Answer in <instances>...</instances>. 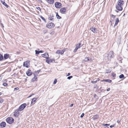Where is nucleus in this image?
Here are the masks:
<instances>
[{"instance_id":"nucleus-1","label":"nucleus","mask_w":128,"mask_h":128,"mask_svg":"<svg viewBox=\"0 0 128 128\" xmlns=\"http://www.w3.org/2000/svg\"><path fill=\"white\" fill-rule=\"evenodd\" d=\"M124 4V1L122 0H118V5L116 6V8L118 10L121 11L122 10V6Z\"/></svg>"},{"instance_id":"nucleus-2","label":"nucleus","mask_w":128,"mask_h":128,"mask_svg":"<svg viewBox=\"0 0 128 128\" xmlns=\"http://www.w3.org/2000/svg\"><path fill=\"white\" fill-rule=\"evenodd\" d=\"M6 121L8 123L12 124L14 122V120L12 117H8L6 119Z\"/></svg>"},{"instance_id":"nucleus-3","label":"nucleus","mask_w":128,"mask_h":128,"mask_svg":"<svg viewBox=\"0 0 128 128\" xmlns=\"http://www.w3.org/2000/svg\"><path fill=\"white\" fill-rule=\"evenodd\" d=\"M113 52L112 51H110L108 54V55L107 58L108 60H110V58L114 57V55Z\"/></svg>"},{"instance_id":"nucleus-4","label":"nucleus","mask_w":128,"mask_h":128,"mask_svg":"<svg viewBox=\"0 0 128 128\" xmlns=\"http://www.w3.org/2000/svg\"><path fill=\"white\" fill-rule=\"evenodd\" d=\"M26 106V104L24 103L21 105L19 107L18 110L20 111H22L23 110Z\"/></svg>"},{"instance_id":"nucleus-5","label":"nucleus","mask_w":128,"mask_h":128,"mask_svg":"<svg viewBox=\"0 0 128 128\" xmlns=\"http://www.w3.org/2000/svg\"><path fill=\"white\" fill-rule=\"evenodd\" d=\"M83 44L81 46V44L79 43L78 44H77L76 45V48L74 50V52H76L78 49L80 48V47L82 46Z\"/></svg>"},{"instance_id":"nucleus-6","label":"nucleus","mask_w":128,"mask_h":128,"mask_svg":"<svg viewBox=\"0 0 128 128\" xmlns=\"http://www.w3.org/2000/svg\"><path fill=\"white\" fill-rule=\"evenodd\" d=\"M54 26V24L52 22L46 25V26L49 28H53Z\"/></svg>"},{"instance_id":"nucleus-7","label":"nucleus","mask_w":128,"mask_h":128,"mask_svg":"<svg viewBox=\"0 0 128 128\" xmlns=\"http://www.w3.org/2000/svg\"><path fill=\"white\" fill-rule=\"evenodd\" d=\"M66 10L65 8H62L60 10V12L62 14H65Z\"/></svg>"},{"instance_id":"nucleus-8","label":"nucleus","mask_w":128,"mask_h":128,"mask_svg":"<svg viewBox=\"0 0 128 128\" xmlns=\"http://www.w3.org/2000/svg\"><path fill=\"white\" fill-rule=\"evenodd\" d=\"M62 6V4L60 2H56L55 3V6L57 8H59Z\"/></svg>"},{"instance_id":"nucleus-9","label":"nucleus","mask_w":128,"mask_h":128,"mask_svg":"<svg viewBox=\"0 0 128 128\" xmlns=\"http://www.w3.org/2000/svg\"><path fill=\"white\" fill-rule=\"evenodd\" d=\"M19 111H20L18 110H15L14 112V115L16 117H17L19 116L20 113Z\"/></svg>"},{"instance_id":"nucleus-10","label":"nucleus","mask_w":128,"mask_h":128,"mask_svg":"<svg viewBox=\"0 0 128 128\" xmlns=\"http://www.w3.org/2000/svg\"><path fill=\"white\" fill-rule=\"evenodd\" d=\"M26 74L28 76H31L32 74L31 70H28L26 72Z\"/></svg>"},{"instance_id":"nucleus-11","label":"nucleus","mask_w":128,"mask_h":128,"mask_svg":"<svg viewBox=\"0 0 128 128\" xmlns=\"http://www.w3.org/2000/svg\"><path fill=\"white\" fill-rule=\"evenodd\" d=\"M54 16L52 15H50L48 16V20L53 22L54 20Z\"/></svg>"},{"instance_id":"nucleus-12","label":"nucleus","mask_w":128,"mask_h":128,"mask_svg":"<svg viewBox=\"0 0 128 128\" xmlns=\"http://www.w3.org/2000/svg\"><path fill=\"white\" fill-rule=\"evenodd\" d=\"M42 57L45 58L46 59H48L49 58V55L48 53H46L42 55Z\"/></svg>"},{"instance_id":"nucleus-13","label":"nucleus","mask_w":128,"mask_h":128,"mask_svg":"<svg viewBox=\"0 0 128 128\" xmlns=\"http://www.w3.org/2000/svg\"><path fill=\"white\" fill-rule=\"evenodd\" d=\"M37 99L36 98H34L32 99L31 102V105H33L36 102V100Z\"/></svg>"},{"instance_id":"nucleus-14","label":"nucleus","mask_w":128,"mask_h":128,"mask_svg":"<svg viewBox=\"0 0 128 128\" xmlns=\"http://www.w3.org/2000/svg\"><path fill=\"white\" fill-rule=\"evenodd\" d=\"M53 61H54V59H50L46 60V62L48 64H49L50 63L52 62Z\"/></svg>"},{"instance_id":"nucleus-15","label":"nucleus","mask_w":128,"mask_h":128,"mask_svg":"<svg viewBox=\"0 0 128 128\" xmlns=\"http://www.w3.org/2000/svg\"><path fill=\"white\" fill-rule=\"evenodd\" d=\"M89 61L91 62L92 61V60L90 59L88 57H86L85 59L83 60V61L85 62H88Z\"/></svg>"},{"instance_id":"nucleus-16","label":"nucleus","mask_w":128,"mask_h":128,"mask_svg":"<svg viewBox=\"0 0 128 128\" xmlns=\"http://www.w3.org/2000/svg\"><path fill=\"white\" fill-rule=\"evenodd\" d=\"M6 126V124L4 122H2L0 124V126L2 128H4Z\"/></svg>"},{"instance_id":"nucleus-17","label":"nucleus","mask_w":128,"mask_h":128,"mask_svg":"<svg viewBox=\"0 0 128 128\" xmlns=\"http://www.w3.org/2000/svg\"><path fill=\"white\" fill-rule=\"evenodd\" d=\"M99 117L97 115H95L93 116L92 118L93 120H95L97 119H98Z\"/></svg>"},{"instance_id":"nucleus-18","label":"nucleus","mask_w":128,"mask_h":128,"mask_svg":"<svg viewBox=\"0 0 128 128\" xmlns=\"http://www.w3.org/2000/svg\"><path fill=\"white\" fill-rule=\"evenodd\" d=\"M10 55L8 54H4V58L5 59L8 58L9 57Z\"/></svg>"},{"instance_id":"nucleus-19","label":"nucleus","mask_w":128,"mask_h":128,"mask_svg":"<svg viewBox=\"0 0 128 128\" xmlns=\"http://www.w3.org/2000/svg\"><path fill=\"white\" fill-rule=\"evenodd\" d=\"M119 22V20H118V18H116V19L115 20V24H114V27L115 26H116L117 25Z\"/></svg>"},{"instance_id":"nucleus-20","label":"nucleus","mask_w":128,"mask_h":128,"mask_svg":"<svg viewBox=\"0 0 128 128\" xmlns=\"http://www.w3.org/2000/svg\"><path fill=\"white\" fill-rule=\"evenodd\" d=\"M56 53L58 54H60L61 55H62L63 54V52H62V51L60 50H58L56 51Z\"/></svg>"},{"instance_id":"nucleus-21","label":"nucleus","mask_w":128,"mask_h":128,"mask_svg":"<svg viewBox=\"0 0 128 128\" xmlns=\"http://www.w3.org/2000/svg\"><path fill=\"white\" fill-rule=\"evenodd\" d=\"M47 2L50 4H52L54 2V0H47Z\"/></svg>"},{"instance_id":"nucleus-22","label":"nucleus","mask_w":128,"mask_h":128,"mask_svg":"<svg viewBox=\"0 0 128 128\" xmlns=\"http://www.w3.org/2000/svg\"><path fill=\"white\" fill-rule=\"evenodd\" d=\"M90 30L94 33L95 32H96V28L92 26L90 28Z\"/></svg>"},{"instance_id":"nucleus-23","label":"nucleus","mask_w":128,"mask_h":128,"mask_svg":"<svg viewBox=\"0 0 128 128\" xmlns=\"http://www.w3.org/2000/svg\"><path fill=\"white\" fill-rule=\"evenodd\" d=\"M34 74V78H32V82H34L35 81V80H36V79L37 78V77L36 76H35V74Z\"/></svg>"},{"instance_id":"nucleus-24","label":"nucleus","mask_w":128,"mask_h":128,"mask_svg":"<svg viewBox=\"0 0 128 128\" xmlns=\"http://www.w3.org/2000/svg\"><path fill=\"white\" fill-rule=\"evenodd\" d=\"M29 62L28 61H27L26 62L25 66L26 68L28 67Z\"/></svg>"},{"instance_id":"nucleus-25","label":"nucleus","mask_w":128,"mask_h":128,"mask_svg":"<svg viewBox=\"0 0 128 128\" xmlns=\"http://www.w3.org/2000/svg\"><path fill=\"white\" fill-rule=\"evenodd\" d=\"M1 2L2 3V4L4 6H5L7 8H8V6L6 4L5 2H2L1 1Z\"/></svg>"},{"instance_id":"nucleus-26","label":"nucleus","mask_w":128,"mask_h":128,"mask_svg":"<svg viewBox=\"0 0 128 128\" xmlns=\"http://www.w3.org/2000/svg\"><path fill=\"white\" fill-rule=\"evenodd\" d=\"M103 81L105 82L110 83L112 82V80L109 79L104 80Z\"/></svg>"},{"instance_id":"nucleus-27","label":"nucleus","mask_w":128,"mask_h":128,"mask_svg":"<svg viewBox=\"0 0 128 128\" xmlns=\"http://www.w3.org/2000/svg\"><path fill=\"white\" fill-rule=\"evenodd\" d=\"M56 16L58 19H60L61 18V17L58 15V13H56Z\"/></svg>"},{"instance_id":"nucleus-28","label":"nucleus","mask_w":128,"mask_h":128,"mask_svg":"<svg viewBox=\"0 0 128 128\" xmlns=\"http://www.w3.org/2000/svg\"><path fill=\"white\" fill-rule=\"evenodd\" d=\"M3 59V56L0 54V60H2Z\"/></svg>"},{"instance_id":"nucleus-29","label":"nucleus","mask_w":128,"mask_h":128,"mask_svg":"<svg viewBox=\"0 0 128 128\" xmlns=\"http://www.w3.org/2000/svg\"><path fill=\"white\" fill-rule=\"evenodd\" d=\"M111 70L109 69H108L106 70V72L107 73H109L111 72Z\"/></svg>"},{"instance_id":"nucleus-30","label":"nucleus","mask_w":128,"mask_h":128,"mask_svg":"<svg viewBox=\"0 0 128 128\" xmlns=\"http://www.w3.org/2000/svg\"><path fill=\"white\" fill-rule=\"evenodd\" d=\"M124 77V75L122 74L120 75L119 76V78H123Z\"/></svg>"},{"instance_id":"nucleus-31","label":"nucleus","mask_w":128,"mask_h":128,"mask_svg":"<svg viewBox=\"0 0 128 128\" xmlns=\"http://www.w3.org/2000/svg\"><path fill=\"white\" fill-rule=\"evenodd\" d=\"M40 18H41L43 20L44 22H46V21L45 19L42 16H40Z\"/></svg>"},{"instance_id":"nucleus-32","label":"nucleus","mask_w":128,"mask_h":128,"mask_svg":"<svg viewBox=\"0 0 128 128\" xmlns=\"http://www.w3.org/2000/svg\"><path fill=\"white\" fill-rule=\"evenodd\" d=\"M36 52V54H38L40 53L37 50H36L35 51Z\"/></svg>"},{"instance_id":"nucleus-33","label":"nucleus","mask_w":128,"mask_h":128,"mask_svg":"<svg viewBox=\"0 0 128 128\" xmlns=\"http://www.w3.org/2000/svg\"><path fill=\"white\" fill-rule=\"evenodd\" d=\"M91 83L93 84H95L97 82V81H91Z\"/></svg>"},{"instance_id":"nucleus-34","label":"nucleus","mask_w":128,"mask_h":128,"mask_svg":"<svg viewBox=\"0 0 128 128\" xmlns=\"http://www.w3.org/2000/svg\"><path fill=\"white\" fill-rule=\"evenodd\" d=\"M4 101V100L2 99H0V103H2Z\"/></svg>"},{"instance_id":"nucleus-35","label":"nucleus","mask_w":128,"mask_h":128,"mask_svg":"<svg viewBox=\"0 0 128 128\" xmlns=\"http://www.w3.org/2000/svg\"><path fill=\"white\" fill-rule=\"evenodd\" d=\"M72 78V76H70L68 77L67 78V79L68 80H70L71 78Z\"/></svg>"},{"instance_id":"nucleus-36","label":"nucleus","mask_w":128,"mask_h":128,"mask_svg":"<svg viewBox=\"0 0 128 128\" xmlns=\"http://www.w3.org/2000/svg\"><path fill=\"white\" fill-rule=\"evenodd\" d=\"M3 85L4 86H6L8 85V84L6 83H4L3 84Z\"/></svg>"},{"instance_id":"nucleus-37","label":"nucleus","mask_w":128,"mask_h":128,"mask_svg":"<svg viewBox=\"0 0 128 128\" xmlns=\"http://www.w3.org/2000/svg\"><path fill=\"white\" fill-rule=\"evenodd\" d=\"M84 113H82V115L80 116V117L81 118H82L84 116Z\"/></svg>"},{"instance_id":"nucleus-38","label":"nucleus","mask_w":128,"mask_h":128,"mask_svg":"<svg viewBox=\"0 0 128 128\" xmlns=\"http://www.w3.org/2000/svg\"><path fill=\"white\" fill-rule=\"evenodd\" d=\"M19 88H15L14 89V90H19Z\"/></svg>"},{"instance_id":"nucleus-39","label":"nucleus","mask_w":128,"mask_h":128,"mask_svg":"<svg viewBox=\"0 0 128 128\" xmlns=\"http://www.w3.org/2000/svg\"><path fill=\"white\" fill-rule=\"evenodd\" d=\"M56 82H57V80H56V79H55V80H54V83H53L54 84H55L56 83Z\"/></svg>"},{"instance_id":"nucleus-40","label":"nucleus","mask_w":128,"mask_h":128,"mask_svg":"<svg viewBox=\"0 0 128 128\" xmlns=\"http://www.w3.org/2000/svg\"><path fill=\"white\" fill-rule=\"evenodd\" d=\"M111 17H112V18H115V17H116V16H114V15H112V16H111Z\"/></svg>"},{"instance_id":"nucleus-41","label":"nucleus","mask_w":128,"mask_h":128,"mask_svg":"<svg viewBox=\"0 0 128 128\" xmlns=\"http://www.w3.org/2000/svg\"><path fill=\"white\" fill-rule=\"evenodd\" d=\"M114 126V124L110 126V128H112Z\"/></svg>"},{"instance_id":"nucleus-42","label":"nucleus","mask_w":128,"mask_h":128,"mask_svg":"<svg viewBox=\"0 0 128 128\" xmlns=\"http://www.w3.org/2000/svg\"><path fill=\"white\" fill-rule=\"evenodd\" d=\"M47 32V30H44L43 31V32L44 33H46Z\"/></svg>"},{"instance_id":"nucleus-43","label":"nucleus","mask_w":128,"mask_h":128,"mask_svg":"<svg viewBox=\"0 0 128 128\" xmlns=\"http://www.w3.org/2000/svg\"><path fill=\"white\" fill-rule=\"evenodd\" d=\"M37 9L40 10H41L40 9V8L39 7H38L37 8H36Z\"/></svg>"},{"instance_id":"nucleus-44","label":"nucleus","mask_w":128,"mask_h":128,"mask_svg":"<svg viewBox=\"0 0 128 128\" xmlns=\"http://www.w3.org/2000/svg\"><path fill=\"white\" fill-rule=\"evenodd\" d=\"M39 2H42V1L41 0H37Z\"/></svg>"},{"instance_id":"nucleus-45","label":"nucleus","mask_w":128,"mask_h":128,"mask_svg":"<svg viewBox=\"0 0 128 128\" xmlns=\"http://www.w3.org/2000/svg\"><path fill=\"white\" fill-rule=\"evenodd\" d=\"M65 49H64L62 51V52H63V53H64V52L65 51Z\"/></svg>"},{"instance_id":"nucleus-46","label":"nucleus","mask_w":128,"mask_h":128,"mask_svg":"<svg viewBox=\"0 0 128 128\" xmlns=\"http://www.w3.org/2000/svg\"><path fill=\"white\" fill-rule=\"evenodd\" d=\"M39 53H42L44 51L43 50H40L39 51Z\"/></svg>"},{"instance_id":"nucleus-47","label":"nucleus","mask_w":128,"mask_h":128,"mask_svg":"<svg viewBox=\"0 0 128 128\" xmlns=\"http://www.w3.org/2000/svg\"><path fill=\"white\" fill-rule=\"evenodd\" d=\"M26 65L25 63V62H24L23 64V66H25Z\"/></svg>"},{"instance_id":"nucleus-48","label":"nucleus","mask_w":128,"mask_h":128,"mask_svg":"<svg viewBox=\"0 0 128 128\" xmlns=\"http://www.w3.org/2000/svg\"><path fill=\"white\" fill-rule=\"evenodd\" d=\"M70 73H68V75H67V76H69L70 75Z\"/></svg>"},{"instance_id":"nucleus-49","label":"nucleus","mask_w":128,"mask_h":128,"mask_svg":"<svg viewBox=\"0 0 128 128\" xmlns=\"http://www.w3.org/2000/svg\"><path fill=\"white\" fill-rule=\"evenodd\" d=\"M110 90V88H108L107 90V91H109Z\"/></svg>"},{"instance_id":"nucleus-50","label":"nucleus","mask_w":128,"mask_h":128,"mask_svg":"<svg viewBox=\"0 0 128 128\" xmlns=\"http://www.w3.org/2000/svg\"><path fill=\"white\" fill-rule=\"evenodd\" d=\"M120 122V120H118L117 121V122L118 123H119Z\"/></svg>"},{"instance_id":"nucleus-51","label":"nucleus","mask_w":128,"mask_h":128,"mask_svg":"<svg viewBox=\"0 0 128 128\" xmlns=\"http://www.w3.org/2000/svg\"><path fill=\"white\" fill-rule=\"evenodd\" d=\"M106 126H110V124H105Z\"/></svg>"},{"instance_id":"nucleus-52","label":"nucleus","mask_w":128,"mask_h":128,"mask_svg":"<svg viewBox=\"0 0 128 128\" xmlns=\"http://www.w3.org/2000/svg\"><path fill=\"white\" fill-rule=\"evenodd\" d=\"M40 71V70H38L37 71L38 73Z\"/></svg>"},{"instance_id":"nucleus-53","label":"nucleus","mask_w":128,"mask_h":128,"mask_svg":"<svg viewBox=\"0 0 128 128\" xmlns=\"http://www.w3.org/2000/svg\"><path fill=\"white\" fill-rule=\"evenodd\" d=\"M34 94H32V95H30L29 96V97H28V98H30V97H31L32 95H34Z\"/></svg>"},{"instance_id":"nucleus-54","label":"nucleus","mask_w":128,"mask_h":128,"mask_svg":"<svg viewBox=\"0 0 128 128\" xmlns=\"http://www.w3.org/2000/svg\"><path fill=\"white\" fill-rule=\"evenodd\" d=\"M112 76H113V77H114V76H116V74H112Z\"/></svg>"},{"instance_id":"nucleus-55","label":"nucleus","mask_w":128,"mask_h":128,"mask_svg":"<svg viewBox=\"0 0 128 128\" xmlns=\"http://www.w3.org/2000/svg\"><path fill=\"white\" fill-rule=\"evenodd\" d=\"M73 104H72L70 105V107H72L73 106Z\"/></svg>"},{"instance_id":"nucleus-56","label":"nucleus","mask_w":128,"mask_h":128,"mask_svg":"<svg viewBox=\"0 0 128 128\" xmlns=\"http://www.w3.org/2000/svg\"><path fill=\"white\" fill-rule=\"evenodd\" d=\"M102 125L104 126H106L105 124H102Z\"/></svg>"},{"instance_id":"nucleus-57","label":"nucleus","mask_w":128,"mask_h":128,"mask_svg":"<svg viewBox=\"0 0 128 128\" xmlns=\"http://www.w3.org/2000/svg\"><path fill=\"white\" fill-rule=\"evenodd\" d=\"M116 11L117 12H118V11H117V10H116Z\"/></svg>"},{"instance_id":"nucleus-58","label":"nucleus","mask_w":128,"mask_h":128,"mask_svg":"<svg viewBox=\"0 0 128 128\" xmlns=\"http://www.w3.org/2000/svg\"><path fill=\"white\" fill-rule=\"evenodd\" d=\"M1 94V93L0 92V95Z\"/></svg>"},{"instance_id":"nucleus-59","label":"nucleus","mask_w":128,"mask_h":128,"mask_svg":"<svg viewBox=\"0 0 128 128\" xmlns=\"http://www.w3.org/2000/svg\"><path fill=\"white\" fill-rule=\"evenodd\" d=\"M107 127H108H108L107 126Z\"/></svg>"}]
</instances>
